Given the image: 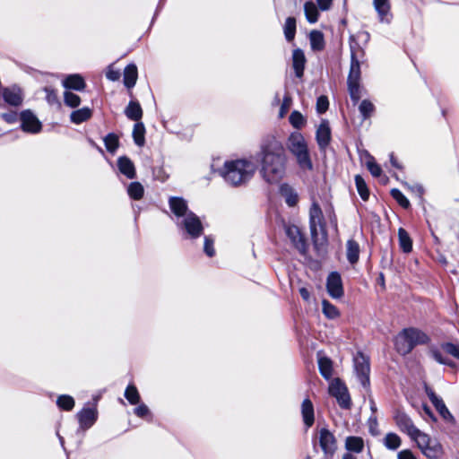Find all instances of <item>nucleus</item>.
I'll return each mask as SVG.
<instances>
[{
    "label": "nucleus",
    "instance_id": "nucleus-61",
    "mask_svg": "<svg viewBox=\"0 0 459 459\" xmlns=\"http://www.w3.org/2000/svg\"><path fill=\"white\" fill-rule=\"evenodd\" d=\"M398 459H416L412 452L409 449L402 450L397 455Z\"/></svg>",
    "mask_w": 459,
    "mask_h": 459
},
{
    "label": "nucleus",
    "instance_id": "nucleus-25",
    "mask_svg": "<svg viewBox=\"0 0 459 459\" xmlns=\"http://www.w3.org/2000/svg\"><path fill=\"white\" fill-rule=\"evenodd\" d=\"M345 449L353 454H360L364 449V440L360 437H347L344 442Z\"/></svg>",
    "mask_w": 459,
    "mask_h": 459
},
{
    "label": "nucleus",
    "instance_id": "nucleus-10",
    "mask_svg": "<svg viewBox=\"0 0 459 459\" xmlns=\"http://www.w3.org/2000/svg\"><path fill=\"white\" fill-rule=\"evenodd\" d=\"M394 420L400 430L405 432L412 440L421 432L415 427L411 419L403 411H398Z\"/></svg>",
    "mask_w": 459,
    "mask_h": 459
},
{
    "label": "nucleus",
    "instance_id": "nucleus-33",
    "mask_svg": "<svg viewBox=\"0 0 459 459\" xmlns=\"http://www.w3.org/2000/svg\"><path fill=\"white\" fill-rule=\"evenodd\" d=\"M311 48L315 51H321L325 48L324 35L319 30H312L309 34Z\"/></svg>",
    "mask_w": 459,
    "mask_h": 459
},
{
    "label": "nucleus",
    "instance_id": "nucleus-53",
    "mask_svg": "<svg viewBox=\"0 0 459 459\" xmlns=\"http://www.w3.org/2000/svg\"><path fill=\"white\" fill-rule=\"evenodd\" d=\"M336 400L339 403V405L343 408V409H350L351 407V397L348 394V390L346 389L345 391H343L342 393V394H340L339 396L336 397Z\"/></svg>",
    "mask_w": 459,
    "mask_h": 459
},
{
    "label": "nucleus",
    "instance_id": "nucleus-3",
    "mask_svg": "<svg viewBox=\"0 0 459 459\" xmlns=\"http://www.w3.org/2000/svg\"><path fill=\"white\" fill-rule=\"evenodd\" d=\"M286 145L289 152L295 157L301 169L311 170L313 169L307 143L301 133L298 131L290 133Z\"/></svg>",
    "mask_w": 459,
    "mask_h": 459
},
{
    "label": "nucleus",
    "instance_id": "nucleus-1",
    "mask_svg": "<svg viewBox=\"0 0 459 459\" xmlns=\"http://www.w3.org/2000/svg\"><path fill=\"white\" fill-rule=\"evenodd\" d=\"M257 157L261 166L260 175L266 183L277 184L285 177L288 157L282 143L277 137H264Z\"/></svg>",
    "mask_w": 459,
    "mask_h": 459
},
{
    "label": "nucleus",
    "instance_id": "nucleus-4",
    "mask_svg": "<svg viewBox=\"0 0 459 459\" xmlns=\"http://www.w3.org/2000/svg\"><path fill=\"white\" fill-rule=\"evenodd\" d=\"M176 225L185 238L195 239L199 238L204 232L200 218L193 212L187 213L180 221H176Z\"/></svg>",
    "mask_w": 459,
    "mask_h": 459
},
{
    "label": "nucleus",
    "instance_id": "nucleus-11",
    "mask_svg": "<svg viewBox=\"0 0 459 459\" xmlns=\"http://www.w3.org/2000/svg\"><path fill=\"white\" fill-rule=\"evenodd\" d=\"M21 122L22 128L24 132L38 134L42 129L41 122L30 109L24 110L21 113Z\"/></svg>",
    "mask_w": 459,
    "mask_h": 459
},
{
    "label": "nucleus",
    "instance_id": "nucleus-60",
    "mask_svg": "<svg viewBox=\"0 0 459 459\" xmlns=\"http://www.w3.org/2000/svg\"><path fill=\"white\" fill-rule=\"evenodd\" d=\"M47 93L46 99L49 104H54L57 101V96L56 91L50 88H45Z\"/></svg>",
    "mask_w": 459,
    "mask_h": 459
},
{
    "label": "nucleus",
    "instance_id": "nucleus-16",
    "mask_svg": "<svg viewBox=\"0 0 459 459\" xmlns=\"http://www.w3.org/2000/svg\"><path fill=\"white\" fill-rule=\"evenodd\" d=\"M2 96L5 103L13 107H19L23 101L22 91L17 86L4 88L2 91Z\"/></svg>",
    "mask_w": 459,
    "mask_h": 459
},
{
    "label": "nucleus",
    "instance_id": "nucleus-42",
    "mask_svg": "<svg viewBox=\"0 0 459 459\" xmlns=\"http://www.w3.org/2000/svg\"><path fill=\"white\" fill-rule=\"evenodd\" d=\"M125 397L131 404H138L141 397L137 388L134 385H129L125 391Z\"/></svg>",
    "mask_w": 459,
    "mask_h": 459
},
{
    "label": "nucleus",
    "instance_id": "nucleus-32",
    "mask_svg": "<svg viewBox=\"0 0 459 459\" xmlns=\"http://www.w3.org/2000/svg\"><path fill=\"white\" fill-rule=\"evenodd\" d=\"M134 142L137 146H143L145 143V126L142 122H136L133 129Z\"/></svg>",
    "mask_w": 459,
    "mask_h": 459
},
{
    "label": "nucleus",
    "instance_id": "nucleus-50",
    "mask_svg": "<svg viewBox=\"0 0 459 459\" xmlns=\"http://www.w3.org/2000/svg\"><path fill=\"white\" fill-rule=\"evenodd\" d=\"M346 389V386L339 379H334L330 384L329 393L331 395L336 398L337 396L342 394V393Z\"/></svg>",
    "mask_w": 459,
    "mask_h": 459
},
{
    "label": "nucleus",
    "instance_id": "nucleus-28",
    "mask_svg": "<svg viewBox=\"0 0 459 459\" xmlns=\"http://www.w3.org/2000/svg\"><path fill=\"white\" fill-rule=\"evenodd\" d=\"M138 72L134 64L128 65L124 70V83L128 89L133 88L137 81Z\"/></svg>",
    "mask_w": 459,
    "mask_h": 459
},
{
    "label": "nucleus",
    "instance_id": "nucleus-58",
    "mask_svg": "<svg viewBox=\"0 0 459 459\" xmlns=\"http://www.w3.org/2000/svg\"><path fill=\"white\" fill-rule=\"evenodd\" d=\"M443 349L455 358L459 359V346L448 342L443 345Z\"/></svg>",
    "mask_w": 459,
    "mask_h": 459
},
{
    "label": "nucleus",
    "instance_id": "nucleus-9",
    "mask_svg": "<svg viewBox=\"0 0 459 459\" xmlns=\"http://www.w3.org/2000/svg\"><path fill=\"white\" fill-rule=\"evenodd\" d=\"M318 440L325 456L326 458L333 457L337 450V441L334 435L329 429L323 428L319 430Z\"/></svg>",
    "mask_w": 459,
    "mask_h": 459
},
{
    "label": "nucleus",
    "instance_id": "nucleus-27",
    "mask_svg": "<svg viewBox=\"0 0 459 459\" xmlns=\"http://www.w3.org/2000/svg\"><path fill=\"white\" fill-rule=\"evenodd\" d=\"M356 37L363 39L366 42L369 39V33L367 31L359 32L356 36L351 35L350 37V49H351V59L358 58L359 52L363 53L362 48L356 40Z\"/></svg>",
    "mask_w": 459,
    "mask_h": 459
},
{
    "label": "nucleus",
    "instance_id": "nucleus-15",
    "mask_svg": "<svg viewBox=\"0 0 459 459\" xmlns=\"http://www.w3.org/2000/svg\"><path fill=\"white\" fill-rule=\"evenodd\" d=\"M372 3L379 22L382 23H390L393 17L390 0H372Z\"/></svg>",
    "mask_w": 459,
    "mask_h": 459
},
{
    "label": "nucleus",
    "instance_id": "nucleus-39",
    "mask_svg": "<svg viewBox=\"0 0 459 459\" xmlns=\"http://www.w3.org/2000/svg\"><path fill=\"white\" fill-rule=\"evenodd\" d=\"M129 196L134 200H140L143 196L144 188L139 182H132L127 187Z\"/></svg>",
    "mask_w": 459,
    "mask_h": 459
},
{
    "label": "nucleus",
    "instance_id": "nucleus-46",
    "mask_svg": "<svg viewBox=\"0 0 459 459\" xmlns=\"http://www.w3.org/2000/svg\"><path fill=\"white\" fill-rule=\"evenodd\" d=\"M64 102L66 106L74 108H77L81 103V98L69 91L64 93Z\"/></svg>",
    "mask_w": 459,
    "mask_h": 459
},
{
    "label": "nucleus",
    "instance_id": "nucleus-12",
    "mask_svg": "<svg viewBox=\"0 0 459 459\" xmlns=\"http://www.w3.org/2000/svg\"><path fill=\"white\" fill-rule=\"evenodd\" d=\"M169 205L175 217V221H180V219L186 217L187 213L192 212V211L188 209L187 202L182 197L171 196L169 199Z\"/></svg>",
    "mask_w": 459,
    "mask_h": 459
},
{
    "label": "nucleus",
    "instance_id": "nucleus-64",
    "mask_svg": "<svg viewBox=\"0 0 459 459\" xmlns=\"http://www.w3.org/2000/svg\"><path fill=\"white\" fill-rule=\"evenodd\" d=\"M320 10L326 11L330 9L333 0H316Z\"/></svg>",
    "mask_w": 459,
    "mask_h": 459
},
{
    "label": "nucleus",
    "instance_id": "nucleus-55",
    "mask_svg": "<svg viewBox=\"0 0 459 459\" xmlns=\"http://www.w3.org/2000/svg\"><path fill=\"white\" fill-rule=\"evenodd\" d=\"M138 406L134 410V414L142 419H146L151 416V411L148 406L144 403H138Z\"/></svg>",
    "mask_w": 459,
    "mask_h": 459
},
{
    "label": "nucleus",
    "instance_id": "nucleus-40",
    "mask_svg": "<svg viewBox=\"0 0 459 459\" xmlns=\"http://www.w3.org/2000/svg\"><path fill=\"white\" fill-rule=\"evenodd\" d=\"M57 406L65 411H71L74 407V399L67 394L59 395L56 399Z\"/></svg>",
    "mask_w": 459,
    "mask_h": 459
},
{
    "label": "nucleus",
    "instance_id": "nucleus-52",
    "mask_svg": "<svg viewBox=\"0 0 459 459\" xmlns=\"http://www.w3.org/2000/svg\"><path fill=\"white\" fill-rule=\"evenodd\" d=\"M213 245L214 239L210 236H206L204 238V251L209 257H212L215 255Z\"/></svg>",
    "mask_w": 459,
    "mask_h": 459
},
{
    "label": "nucleus",
    "instance_id": "nucleus-48",
    "mask_svg": "<svg viewBox=\"0 0 459 459\" xmlns=\"http://www.w3.org/2000/svg\"><path fill=\"white\" fill-rule=\"evenodd\" d=\"M104 143L107 150L112 153L116 152L119 144L118 137L114 134H108L104 138Z\"/></svg>",
    "mask_w": 459,
    "mask_h": 459
},
{
    "label": "nucleus",
    "instance_id": "nucleus-62",
    "mask_svg": "<svg viewBox=\"0 0 459 459\" xmlns=\"http://www.w3.org/2000/svg\"><path fill=\"white\" fill-rule=\"evenodd\" d=\"M431 354H432L433 358L435 359V360H437L438 363L445 364V365H451L448 360L445 359L442 357L441 353L438 351L433 350L431 351Z\"/></svg>",
    "mask_w": 459,
    "mask_h": 459
},
{
    "label": "nucleus",
    "instance_id": "nucleus-37",
    "mask_svg": "<svg viewBox=\"0 0 459 459\" xmlns=\"http://www.w3.org/2000/svg\"><path fill=\"white\" fill-rule=\"evenodd\" d=\"M318 367H319L321 375L325 378L329 379L332 377V371H333L332 361L329 359H327L325 357L319 358Z\"/></svg>",
    "mask_w": 459,
    "mask_h": 459
},
{
    "label": "nucleus",
    "instance_id": "nucleus-36",
    "mask_svg": "<svg viewBox=\"0 0 459 459\" xmlns=\"http://www.w3.org/2000/svg\"><path fill=\"white\" fill-rule=\"evenodd\" d=\"M398 238L399 244L403 251L405 253L411 252L412 248L411 239L404 229L400 228L398 230Z\"/></svg>",
    "mask_w": 459,
    "mask_h": 459
},
{
    "label": "nucleus",
    "instance_id": "nucleus-35",
    "mask_svg": "<svg viewBox=\"0 0 459 459\" xmlns=\"http://www.w3.org/2000/svg\"><path fill=\"white\" fill-rule=\"evenodd\" d=\"M91 116V110L89 108H82L73 111L71 113L70 118L73 123L81 124L89 119Z\"/></svg>",
    "mask_w": 459,
    "mask_h": 459
},
{
    "label": "nucleus",
    "instance_id": "nucleus-22",
    "mask_svg": "<svg viewBox=\"0 0 459 459\" xmlns=\"http://www.w3.org/2000/svg\"><path fill=\"white\" fill-rule=\"evenodd\" d=\"M305 64L306 57L304 52L299 48L294 49L292 52V66L297 77L300 78L303 76Z\"/></svg>",
    "mask_w": 459,
    "mask_h": 459
},
{
    "label": "nucleus",
    "instance_id": "nucleus-6",
    "mask_svg": "<svg viewBox=\"0 0 459 459\" xmlns=\"http://www.w3.org/2000/svg\"><path fill=\"white\" fill-rule=\"evenodd\" d=\"M308 215L311 236L316 242L319 233L325 235V221L322 209L315 200L311 204Z\"/></svg>",
    "mask_w": 459,
    "mask_h": 459
},
{
    "label": "nucleus",
    "instance_id": "nucleus-20",
    "mask_svg": "<svg viewBox=\"0 0 459 459\" xmlns=\"http://www.w3.org/2000/svg\"><path fill=\"white\" fill-rule=\"evenodd\" d=\"M285 233L297 249L304 251L306 246L305 240L299 227L295 225H285Z\"/></svg>",
    "mask_w": 459,
    "mask_h": 459
},
{
    "label": "nucleus",
    "instance_id": "nucleus-51",
    "mask_svg": "<svg viewBox=\"0 0 459 459\" xmlns=\"http://www.w3.org/2000/svg\"><path fill=\"white\" fill-rule=\"evenodd\" d=\"M366 165H367L368 169L369 170V172L371 173V175L373 177L378 178L381 175L382 169H381L380 166L377 163H376L373 157H369Z\"/></svg>",
    "mask_w": 459,
    "mask_h": 459
},
{
    "label": "nucleus",
    "instance_id": "nucleus-31",
    "mask_svg": "<svg viewBox=\"0 0 459 459\" xmlns=\"http://www.w3.org/2000/svg\"><path fill=\"white\" fill-rule=\"evenodd\" d=\"M406 331L411 338V342L413 348L419 344H425L429 340L428 335L419 329L407 328Z\"/></svg>",
    "mask_w": 459,
    "mask_h": 459
},
{
    "label": "nucleus",
    "instance_id": "nucleus-5",
    "mask_svg": "<svg viewBox=\"0 0 459 459\" xmlns=\"http://www.w3.org/2000/svg\"><path fill=\"white\" fill-rule=\"evenodd\" d=\"M414 441L428 458L438 459L442 455L443 452L440 443L437 439L431 438L429 435L420 432L414 438Z\"/></svg>",
    "mask_w": 459,
    "mask_h": 459
},
{
    "label": "nucleus",
    "instance_id": "nucleus-43",
    "mask_svg": "<svg viewBox=\"0 0 459 459\" xmlns=\"http://www.w3.org/2000/svg\"><path fill=\"white\" fill-rule=\"evenodd\" d=\"M296 33V20L293 17L286 19L284 24V35L288 41H291Z\"/></svg>",
    "mask_w": 459,
    "mask_h": 459
},
{
    "label": "nucleus",
    "instance_id": "nucleus-14",
    "mask_svg": "<svg viewBox=\"0 0 459 459\" xmlns=\"http://www.w3.org/2000/svg\"><path fill=\"white\" fill-rule=\"evenodd\" d=\"M327 292L333 299H340L343 296V288L341 275L336 273H331L326 282Z\"/></svg>",
    "mask_w": 459,
    "mask_h": 459
},
{
    "label": "nucleus",
    "instance_id": "nucleus-54",
    "mask_svg": "<svg viewBox=\"0 0 459 459\" xmlns=\"http://www.w3.org/2000/svg\"><path fill=\"white\" fill-rule=\"evenodd\" d=\"M292 103V100L289 94H286L283 98L282 103L281 105V108L279 111V117L281 118L284 117L287 112L289 111Z\"/></svg>",
    "mask_w": 459,
    "mask_h": 459
},
{
    "label": "nucleus",
    "instance_id": "nucleus-23",
    "mask_svg": "<svg viewBox=\"0 0 459 459\" xmlns=\"http://www.w3.org/2000/svg\"><path fill=\"white\" fill-rule=\"evenodd\" d=\"M117 167L119 171L127 178H135V168L133 161L126 156L119 157L117 160Z\"/></svg>",
    "mask_w": 459,
    "mask_h": 459
},
{
    "label": "nucleus",
    "instance_id": "nucleus-41",
    "mask_svg": "<svg viewBox=\"0 0 459 459\" xmlns=\"http://www.w3.org/2000/svg\"><path fill=\"white\" fill-rule=\"evenodd\" d=\"M289 121L290 125L296 129L302 128L307 123L305 117L297 110L291 112L289 117Z\"/></svg>",
    "mask_w": 459,
    "mask_h": 459
},
{
    "label": "nucleus",
    "instance_id": "nucleus-18",
    "mask_svg": "<svg viewBox=\"0 0 459 459\" xmlns=\"http://www.w3.org/2000/svg\"><path fill=\"white\" fill-rule=\"evenodd\" d=\"M316 142L320 150H325L331 141V129L327 120H322L316 129Z\"/></svg>",
    "mask_w": 459,
    "mask_h": 459
},
{
    "label": "nucleus",
    "instance_id": "nucleus-30",
    "mask_svg": "<svg viewBox=\"0 0 459 459\" xmlns=\"http://www.w3.org/2000/svg\"><path fill=\"white\" fill-rule=\"evenodd\" d=\"M126 116L134 121H140L143 117V109L137 101H130L125 109Z\"/></svg>",
    "mask_w": 459,
    "mask_h": 459
},
{
    "label": "nucleus",
    "instance_id": "nucleus-34",
    "mask_svg": "<svg viewBox=\"0 0 459 459\" xmlns=\"http://www.w3.org/2000/svg\"><path fill=\"white\" fill-rule=\"evenodd\" d=\"M306 18L309 23H315L318 20L319 13L315 3L309 1L304 4Z\"/></svg>",
    "mask_w": 459,
    "mask_h": 459
},
{
    "label": "nucleus",
    "instance_id": "nucleus-17",
    "mask_svg": "<svg viewBox=\"0 0 459 459\" xmlns=\"http://www.w3.org/2000/svg\"><path fill=\"white\" fill-rule=\"evenodd\" d=\"M427 395L429 396V400L435 406L436 410L438 411L440 416L446 421H451L454 420L452 414L446 408V404L444 403L443 400L439 398L433 390L427 387L426 388Z\"/></svg>",
    "mask_w": 459,
    "mask_h": 459
},
{
    "label": "nucleus",
    "instance_id": "nucleus-29",
    "mask_svg": "<svg viewBox=\"0 0 459 459\" xmlns=\"http://www.w3.org/2000/svg\"><path fill=\"white\" fill-rule=\"evenodd\" d=\"M359 245L353 239H349L346 243V256L350 264H354L359 261Z\"/></svg>",
    "mask_w": 459,
    "mask_h": 459
},
{
    "label": "nucleus",
    "instance_id": "nucleus-8",
    "mask_svg": "<svg viewBox=\"0 0 459 459\" xmlns=\"http://www.w3.org/2000/svg\"><path fill=\"white\" fill-rule=\"evenodd\" d=\"M354 370L356 375L361 383V385L366 387L369 384V360L368 357H366L361 352H358L354 358Z\"/></svg>",
    "mask_w": 459,
    "mask_h": 459
},
{
    "label": "nucleus",
    "instance_id": "nucleus-7",
    "mask_svg": "<svg viewBox=\"0 0 459 459\" xmlns=\"http://www.w3.org/2000/svg\"><path fill=\"white\" fill-rule=\"evenodd\" d=\"M360 64L359 58L351 59V67L348 76V89L352 100L357 102L360 98Z\"/></svg>",
    "mask_w": 459,
    "mask_h": 459
},
{
    "label": "nucleus",
    "instance_id": "nucleus-56",
    "mask_svg": "<svg viewBox=\"0 0 459 459\" xmlns=\"http://www.w3.org/2000/svg\"><path fill=\"white\" fill-rule=\"evenodd\" d=\"M329 106V101L327 97L320 96L316 100V110L319 114L325 113Z\"/></svg>",
    "mask_w": 459,
    "mask_h": 459
},
{
    "label": "nucleus",
    "instance_id": "nucleus-45",
    "mask_svg": "<svg viewBox=\"0 0 459 459\" xmlns=\"http://www.w3.org/2000/svg\"><path fill=\"white\" fill-rule=\"evenodd\" d=\"M355 184L358 190L359 195L363 200H368L369 192L367 187V185L365 183V180L362 178L361 176L357 175L355 177Z\"/></svg>",
    "mask_w": 459,
    "mask_h": 459
},
{
    "label": "nucleus",
    "instance_id": "nucleus-26",
    "mask_svg": "<svg viewBox=\"0 0 459 459\" xmlns=\"http://www.w3.org/2000/svg\"><path fill=\"white\" fill-rule=\"evenodd\" d=\"M303 421L307 428H310L315 421L314 406L309 399H305L301 404Z\"/></svg>",
    "mask_w": 459,
    "mask_h": 459
},
{
    "label": "nucleus",
    "instance_id": "nucleus-63",
    "mask_svg": "<svg viewBox=\"0 0 459 459\" xmlns=\"http://www.w3.org/2000/svg\"><path fill=\"white\" fill-rule=\"evenodd\" d=\"M153 175L155 179L159 181H165L168 178V175H166L163 169H161L160 168L155 169Z\"/></svg>",
    "mask_w": 459,
    "mask_h": 459
},
{
    "label": "nucleus",
    "instance_id": "nucleus-19",
    "mask_svg": "<svg viewBox=\"0 0 459 459\" xmlns=\"http://www.w3.org/2000/svg\"><path fill=\"white\" fill-rule=\"evenodd\" d=\"M394 345L396 351L402 355H406L411 351L413 346L406 329L397 334L394 340Z\"/></svg>",
    "mask_w": 459,
    "mask_h": 459
},
{
    "label": "nucleus",
    "instance_id": "nucleus-38",
    "mask_svg": "<svg viewBox=\"0 0 459 459\" xmlns=\"http://www.w3.org/2000/svg\"><path fill=\"white\" fill-rule=\"evenodd\" d=\"M402 444L400 437L395 433H387L384 437V445L390 450H396Z\"/></svg>",
    "mask_w": 459,
    "mask_h": 459
},
{
    "label": "nucleus",
    "instance_id": "nucleus-49",
    "mask_svg": "<svg viewBox=\"0 0 459 459\" xmlns=\"http://www.w3.org/2000/svg\"><path fill=\"white\" fill-rule=\"evenodd\" d=\"M391 195L403 208L407 209L410 207L409 200L399 189H392Z\"/></svg>",
    "mask_w": 459,
    "mask_h": 459
},
{
    "label": "nucleus",
    "instance_id": "nucleus-13",
    "mask_svg": "<svg viewBox=\"0 0 459 459\" xmlns=\"http://www.w3.org/2000/svg\"><path fill=\"white\" fill-rule=\"evenodd\" d=\"M80 429L86 430L90 429L98 419V411L96 407L83 408L77 413Z\"/></svg>",
    "mask_w": 459,
    "mask_h": 459
},
{
    "label": "nucleus",
    "instance_id": "nucleus-47",
    "mask_svg": "<svg viewBox=\"0 0 459 459\" xmlns=\"http://www.w3.org/2000/svg\"><path fill=\"white\" fill-rule=\"evenodd\" d=\"M374 105L368 100H364L359 106V110L364 119L368 118L374 112Z\"/></svg>",
    "mask_w": 459,
    "mask_h": 459
},
{
    "label": "nucleus",
    "instance_id": "nucleus-21",
    "mask_svg": "<svg viewBox=\"0 0 459 459\" xmlns=\"http://www.w3.org/2000/svg\"><path fill=\"white\" fill-rule=\"evenodd\" d=\"M280 195L284 199L286 204L294 207L299 203V195L297 191L289 184H282L279 188Z\"/></svg>",
    "mask_w": 459,
    "mask_h": 459
},
{
    "label": "nucleus",
    "instance_id": "nucleus-57",
    "mask_svg": "<svg viewBox=\"0 0 459 459\" xmlns=\"http://www.w3.org/2000/svg\"><path fill=\"white\" fill-rule=\"evenodd\" d=\"M106 77L112 82H116L120 78V72L114 68L113 65L108 66Z\"/></svg>",
    "mask_w": 459,
    "mask_h": 459
},
{
    "label": "nucleus",
    "instance_id": "nucleus-59",
    "mask_svg": "<svg viewBox=\"0 0 459 459\" xmlns=\"http://www.w3.org/2000/svg\"><path fill=\"white\" fill-rule=\"evenodd\" d=\"M1 117L8 124H13L17 121L18 115L15 111H9V112L1 114Z\"/></svg>",
    "mask_w": 459,
    "mask_h": 459
},
{
    "label": "nucleus",
    "instance_id": "nucleus-2",
    "mask_svg": "<svg viewBox=\"0 0 459 459\" xmlns=\"http://www.w3.org/2000/svg\"><path fill=\"white\" fill-rule=\"evenodd\" d=\"M256 169V162L255 159L250 156L226 160L220 173L225 181L237 186L248 182L254 177Z\"/></svg>",
    "mask_w": 459,
    "mask_h": 459
},
{
    "label": "nucleus",
    "instance_id": "nucleus-24",
    "mask_svg": "<svg viewBox=\"0 0 459 459\" xmlns=\"http://www.w3.org/2000/svg\"><path fill=\"white\" fill-rule=\"evenodd\" d=\"M63 86L69 90L82 91L86 84L83 78L80 74H74L65 77V79L63 81Z\"/></svg>",
    "mask_w": 459,
    "mask_h": 459
},
{
    "label": "nucleus",
    "instance_id": "nucleus-44",
    "mask_svg": "<svg viewBox=\"0 0 459 459\" xmlns=\"http://www.w3.org/2000/svg\"><path fill=\"white\" fill-rule=\"evenodd\" d=\"M322 306H323V313L327 318L335 319L339 316L340 313H339V310L337 309V307L335 306H333V304H331L326 299H324L322 301Z\"/></svg>",
    "mask_w": 459,
    "mask_h": 459
}]
</instances>
